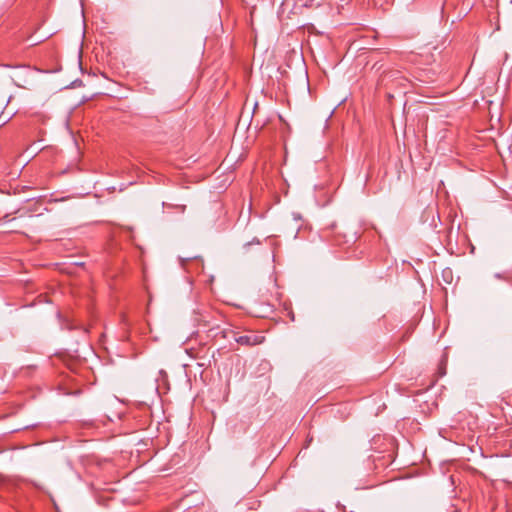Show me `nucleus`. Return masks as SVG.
Instances as JSON below:
<instances>
[{
    "label": "nucleus",
    "instance_id": "obj_5",
    "mask_svg": "<svg viewBox=\"0 0 512 512\" xmlns=\"http://www.w3.org/2000/svg\"><path fill=\"white\" fill-rule=\"evenodd\" d=\"M45 119H46V116H44V115L43 116H39V120H40L41 124H47Z\"/></svg>",
    "mask_w": 512,
    "mask_h": 512
},
{
    "label": "nucleus",
    "instance_id": "obj_1",
    "mask_svg": "<svg viewBox=\"0 0 512 512\" xmlns=\"http://www.w3.org/2000/svg\"><path fill=\"white\" fill-rule=\"evenodd\" d=\"M235 341L240 345L252 347L262 344L265 341V337L262 335L250 333L235 337Z\"/></svg>",
    "mask_w": 512,
    "mask_h": 512
},
{
    "label": "nucleus",
    "instance_id": "obj_3",
    "mask_svg": "<svg viewBox=\"0 0 512 512\" xmlns=\"http://www.w3.org/2000/svg\"><path fill=\"white\" fill-rule=\"evenodd\" d=\"M63 125H64L65 127H69V125H70V123L68 122V117H67V115H66V114L64 115V122H63Z\"/></svg>",
    "mask_w": 512,
    "mask_h": 512
},
{
    "label": "nucleus",
    "instance_id": "obj_6",
    "mask_svg": "<svg viewBox=\"0 0 512 512\" xmlns=\"http://www.w3.org/2000/svg\"><path fill=\"white\" fill-rule=\"evenodd\" d=\"M495 277L498 279H507L506 275H501V274H495Z\"/></svg>",
    "mask_w": 512,
    "mask_h": 512
},
{
    "label": "nucleus",
    "instance_id": "obj_4",
    "mask_svg": "<svg viewBox=\"0 0 512 512\" xmlns=\"http://www.w3.org/2000/svg\"><path fill=\"white\" fill-rule=\"evenodd\" d=\"M288 316L290 318L291 321H295V315H294V312L293 311H289L288 312Z\"/></svg>",
    "mask_w": 512,
    "mask_h": 512
},
{
    "label": "nucleus",
    "instance_id": "obj_7",
    "mask_svg": "<svg viewBox=\"0 0 512 512\" xmlns=\"http://www.w3.org/2000/svg\"><path fill=\"white\" fill-rule=\"evenodd\" d=\"M3 220H5V221H10V219H9V214H6V215L3 217Z\"/></svg>",
    "mask_w": 512,
    "mask_h": 512
},
{
    "label": "nucleus",
    "instance_id": "obj_8",
    "mask_svg": "<svg viewBox=\"0 0 512 512\" xmlns=\"http://www.w3.org/2000/svg\"><path fill=\"white\" fill-rule=\"evenodd\" d=\"M251 244H252V242H248V243L244 244L243 248H244V249H246V248H248Z\"/></svg>",
    "mask_w": 512,
    "mask_h": 512
},
{
    "label": "nucleus",
    "instance_id": "obj_2",
    "mask_svg": "<svg viewBox=\"0 0 512 512\" xmlns=\"http://www.w3.org/2000/svg\"><path fill=\"white\" fill-rule=\"evenodd\" d=\"M192 261H195V262H197V263L202 264V260H201L199 257L186 258V259H182V265H183V267H184V268H186V269H189V264H190Z\"/></svg>",
    "mask_w": 512,
    "mask_h": 512
}]
</instances>
